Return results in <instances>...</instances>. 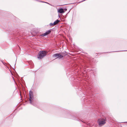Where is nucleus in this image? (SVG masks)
Instances as JSON below:
<instances>
[{"label": "nucleus", "mask_w": 127, "mask_h": 127, "mask_svg": "<svg viewBox=\"0 0 127 127\" xmlns=\"http://www.w3.org/2000/svg\"><path fill=\"white\" fill-rule=\"evenodd\" d=\"M34 98L33 96V95L32 91H30L29 92V100L30 101V103L35 106V104L34 102H33Z\"/></svg>", "instance_id": "f257e3e1"}, {"label": "nucleus", "mask_w": 127, "mask_h": 127, "mask_svg": "<svg viewBox=\"0 0 127 127\" xmlns=\"http://www.w3.org/2000/svg\"><path fill=\"white\" fill-rule=\"evenodd\" d=\"M46 54V52L45 51H40L37 56V58L40 59L45 56Z\"/></svg>", "instance_id": "f03ea898"}, {"label": "nucleus", "mask_w": 127, "mask_h": 127, "mask_svg": "<svg viewBox=\"0 0 127 127\" xmlns=\"http://www.w3.org/2000/svg\"><path fill=\"white\" fill-rule=\"evenodd\" d=\"M106 119L103 118L99 119L98 120V125L101 126L104 125L106 123Z\"/></svg>", "instance_id": "7ed1b4c3"}, {"label": "nucleus", "mask_w": 127, "mask_h": 127, "mask_svg": "<svg viewBox=\"0 0 127 127\" xmlns=\"http://www.w3.org/2000/svg\"><path fill=\"white\" fill-rule=\"evenodd\" d=\"M63 53H56L53 55V57L56 58H61L63 57Z\"/></svg>", "instance_id": "20e7f679"}, {"label": "nucleus", "mask_w": 127, "mask_h": 127, "mask_svg": "<svg viewBox=\"0 0 127 127\" xmlns=\"http://www.w3.org/2000/svg\"><path fill=\"white\" fill-rule=\"evenodd\" d=\"M51 32V31H48L46 32L45 33L41 35V36H45L48 35Z\"/></svg>", "instance_id": "39448f33"}, {"label": "nucleus", "mask_w": 127, "mask_h": 127, "mask_svg": "<svg viewBox=\"0 0 127 127\" xmlns=\"http://www.w3.org/2000/svg\"><path fill=\"white\" fill-rule=\"evenodd\" d=\"M58 12L59 13H63L64 12V9L62 8H60L58 10Z\"/></svg>", "instance_id": "423d86ee"}, {"label": "nucleus", "mask_w": 127, "mask_h": 127, "mask_svg": "<svg viewBox=\"0 0 127 127\" xmlns=\"http://www.w3.org/2000/svg\"><path fill=\"white\" fill-rule=\"evenodd\" d=\"M60 22V20H57L56 21H55L54 23L53 24H54V25H56L58 23Z\"/></svg>", "instance_id": "0eeeda50"}, {"label": "nucleus", "mask_w": 127, "mask_h": 127, "mask_svg": "<svg viewBox=\"0 0 127 127\" xmlns=\"http://www.w3.org/2000/svg\"><path fill=\"white\" fill-rule=\"evenodd\" d=\"M39 1V2H42L45 3H47V4H49V5H51V4H50L49 3H47V2H44V1Z\"/></svg>", "instance_id": "6e6552de"}, {"label": "nucleus", "mask_w": 127, "mask_h": 127, "mask_svg": "<svg viewBox=\"0 0 127 127\" xmlns=\"http://www.w3.org/2000/svg\"><path fill=\"white\" fill-rule=\"evenodd\" d=\"M50 25L51 26H52L55 25L53 24V23H51L50 24Z\"/></svg>", "instance_id": "1a4fd4ad"}]
</instances>
